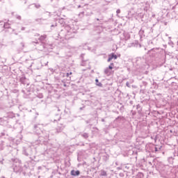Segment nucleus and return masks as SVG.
Returning <instances> with one entry per match:
<instances>
[{
  "mask_svg": "<svg viewBox=\"0 0 178 178\" xmlns=\"http://www.w3.org/2000/svg\"><path fill=\"white\" fill-rule=\"evenodd\" d=\"M69 73V75L70 76V74H72V72H68Z\"/></svg>",
  "mask_w": 178,
  "mask_h": 178,
  "instance_id": "nucleus-35",
  "label": "nucleus"
},
{
  "mask_svg": "<svg viewBox=\"0 0 178 178\" xmlns=\"http://www.w3.org/2000/svg\"><path fill=\"white\" fill-rule=\"evenodd\" d=\"M10 25H9V23L6 22L4 24V29H10Z\"/></svg>",
  "mask_w": 178,
  "mask_h": 178,
  "instance_id": "nucleus-11",
  "label": "nucleus"
},
{
  "mask_svg": "<svg viewBox=\"0 0 178 178\" xmlns=\"http://www.w3.org/2000/svg\"><path fill=\"white\" fill-rule=\"evenodd\" d=\"M35 44H38V42H35Z\"/></svg>",
  "mask_w": 178,
  "mask_h": 178,
  "instance_id": "nucleus-40",
  "label": "nucleus"
},
{
  "mask_svg": "<svg viewBox=\"0 0 178 178\" xmlns=\"http://www.w3.org/2000/svg\"><path fill=\"white\" fill-rule=\"evenodd\" d=\"M71 175H72V176H79L80 175V171H79V170H72V171H71Z\"/></svg>",
  "mask_w": 178,
  "mask_h": 178,
  "instance_id": "nucleus-4",
  "label": "nucleus"
},
{
  "mask_svg": "<svg viewBox=\"0 0 178 178\" xmlns=\"http://www.w3.org/2000/svg\"><path fill=\"white\" fill-rule=\"evenodd\" d=\"M101 176H106V172L104 170L101 171Z\"/></svg>",
  "mask_w": 178,
  "mask_h": 178,
  "instance_id": "nucleus-16",
  "label": "nucleus"
},
{
  "mask_svg": "<svg viewBox=\"0 0 178 178\" xmlns=\"http://www.w3.org/2000/svg\"><path fill=\"white\" fill-rule=\"evenodd\" d=\"M35 8H36V9H40L41 8V5L38 4V3H33Z\"/></svg>",
  "mask_w": 178,
  "mask_h": 178,
  "instance_id": "nucleus-13",
  "label": "nucleus"
},
{
  "mask_svg": "<svg viewBox=\"0 0 178 178\" xmlns=\"http://www.w3.org/2000/svg\"><path fill=\"white\" fill-rule=\"evenodd\" d=\"M22 31L24 30V27H22Z\"/></svg>",
  "mask_w": 178,
  "mask_h": 178,
  "instance_id": "nucleus-36",
  "label": "nucleus"
},
{
  "mask_svg": "<svg viewBox=\"0 0 178 178\" xmlns=\"http://www.w3.org/2000/svg\"><path fill=\"white\" fill-rule=\"evenodd\" d=\"M111 60H112V54L109 55L108 59V62H111Z\"/></svg>",
  "mask_w": 178,
  "mask_h": 178,
  "instance_id": "nucleus-18",
  "label": "nucleus"
},
{
  "mask_svg": "<svg viewBox=\"0 0 178 178\" xmlns=\"http://www.w3.org/2000/svg\"><path fill=\"white\" fill-rule=\"evenodd\" d=\"M82 137H83V138H88V134L87 133H83L81 134Z\"/></svg>",
  "mask_w": 178,
  "mask_h": 178,
  "instance_id": "nucleus-12",
  "label": "nucleus"
},
{
  "mask_svg": "<svg viewBox=\"0 0 178 178\" xmlns=\"http://www.w3.org/2000/svg\"><path fill=\"white\" fill-rule=\"evenodd\" d=\"M120 40H124V41H127V40L130 39V35L129 33L122 31V32L119 33Z\"/></svg>",
  "mask_w": 178,
  "mask_h": 178,
  "instance_id": "nucleus-2",
  "label": "nucleus"
},
{
  "mask_svg": "<svg viewBox=\"0 0 178 178\" xmlns=\"http://www.w3.org/2000/svg\"><path fill=\"white\" fill-rule=\"evenodd\" d=\"M116 13H117V16L119 15V13H120V9H118L116 10Z\"/></svg>",
  "mask_w": 178,
  "mask_h": 178,
  "instance_id": "nucleus-19",
  "label": "nucleus"
},
{
  "mask_svg": "<svg viewBox=\"0 0 178 178\" xmlns=\"http://www.w3.org/2000/svg\"><path fill=\"white\" fill-rule=\"evenodd\" d=\"M168 38H169V40H169V41H170V42H172V40H171L172 37H169Z\"/></svg>",
  "mask_w": 178,
  "mask_h": 178,
  "instance_id": "nucleus-25",
  "label": "nucleus"
},
{
  "mask_svg": "<svg viewBox=\"0 0 178 178\" xmlns=\"http://www.w3.org/2000/svg\"><path fill=\"white\" fill-rule=\"evenodd\" d=\"M69 76H70V75H69V72H67V73L66 74V76H67V77H69Z\"/></svg>",
  "mask_w": 178,
  "mask_h": 178,
  "instance_id": "nucleus-30",
  "label": "nucleus"
},
{
  "mask_svg": "<svg viewBox=\"0 0 178 178\" xmlns=\"http://www.w3.org/2000/svg\"><path fill=\"white\" fill-rule=\"evenodd\" d=\"M46 13H47L49 17H51V13H49V12H46Z\"/></svg>",
  "mask_w": 178,
  "mask_h": 178,
  "instance_id": "nucleus-22",
  "label": "nucleus"
},
{
  "mask_svg": "<svg viewBox=\"0 0 178 178\" xmlns=\"http://www.w3.org/2000/svg\"><path fill=\"white\" fill-rule=\"evenodd\" d=\"M46 65H48V62L47 63V64Z\"/></svg>",
  "mask_w": 178,
  "mask_h": 178,
  "instance_id": "nucleus-45",
  "label": "nucleus"
},
{
  "mask_svg": "<svg viewBox=\"0 0 178 178\" xmlns=\"http://www.w3.org/2000/svg\"><path fill=\"white\" fill-rule=\"evenodd\" d=\"M126 86L127 87H129V88H130V83L129 82L126 83Z\"/></svg>",
  "mask_w": 178,
  "mask_h": 178,
  "instance_id": "nucleus-21",
  "label": "nucleus"
},
{
  "mask_svg": "<svg viewBox=\"0 0 178 178\" xmlns=\"http://www.w3.org/2000/svg\"><path fill=\"white\" fill-rule=\"evenodd\" d=\"M78 8H81V6H80V5H79V6H78Z\"/></svg>",
  "mask_w": 178,
  "mask_h": 178,
  "instance_id": "nucleus-34",
  "label": "nucleus"
},
{
  "mask_svg": "<svg viewBox=\"0 0 178 178\" xmlns=\"http://www.w3.org/2000/svg\"><path fill=\"white\" fill-rule=\"evenodd\" d=\"M118 169H121L120 167L118 168Z\"/></svg>",
  "mask_w": 178,
  "mask_h": 178,
  "instance_id": "nucleus-41",
  "label": "nucleus"
},
{
  "mask_svg": "<svg viewBox=\"0 0 178 178\" xmlns=\"http://www.w3.org/2000/svg\"><path fill=\"white\" fill-rule=\"evenodd\" d=\"M45 38H47V35H41L39 38V41H40L41 42H42V41H44Z\"/></svg>",
  "mask_w": 178,
  "mask_h": 178,
  "instance_id": "nucleus-9",
  "label": "nucleus"
},
{
  "mask_svg": "<svg viewBox=\"0 0 178 178\" xmlns=\"http://www.w3.org/2000/svg\"><path fill=\"white\" fill-rule=\"evenodd\" d=\"M13 170L15 172V173H19L23 172V168L22 167V163L20 161H18L17 163H15L13 164Z\"/></svg>",
  "mask_w": 178,
  "mask_h": 178,
  "instance_id": "nucleus-1",
  "label": "nucleus"
},
{
  "mask_svg": "<svg viewBox=\"0 0 178 178\" xmlns=\"http://www.w3.org/2000/svg\"><path fill=\"white\" fill-rule=\"evenodd\" d=\"M166 37H168V34H165Z\"/></svg>",
  "mask_w": 178,
  "mask_h": 178,
  "instance_id": "nucleus-42",
  "label": "nucleus"
},
{
  "mask_svg": "<svg viewBox=\"0 0 178 178\" xmlns=\"http://www.w3.org/2000/svg\"><path fill=\"white\" fill-rule=\"evenodd\" d=\"M51 27H55V25L52 24V25L51 26Z\"/></svg>",
  "mask_w": 178,
  "mask_h": 178,
  "instance_id": "nucleus-32",
  "label": "nucleus"
},
{
  "mask_svg": "<svg viewBox=\"0 0 178 178\" xmlns=\"http://www.w3.org/2000/svg\"><path fill=\"white\" fill-rule=\"evenodd\" d=\"M35 20H36V22H40V21H41V19H36Z\"/></svg>",
  "mask_w": 178,
  "mask_h": 178,
  "instance_id": "nucleus-27",
  "label": "nucleus"
},
{
  "mask_svg": "<svg viewBox=\"0 0 178 178\" xmlns=\"http://www.w3.org/2000/svg\"><path fill=\"white\" fill-rule=\"evenodd\" d=\"M17 19H18V20H21L22 19V17L20 15H17Z\"/></svg>",
  "mask_w": 178,
  "mask_h": 178,
  "instance_id": "nucleus-20",
  "label": "nucleus"
},
{
  "mask_svg": "<svg viewBox=\"0 0 178 178\" xmlns=\"http://www.w3.org/2000/svg\"><path fill=\"white\" fill-rule=\"evenodd\" d=\"M120 176H121L122 177H123V174L120 173Z\"/></svg>",
  "mask_w": 178,
  "mask_h": 178,
  "instance_id": "nucleus-31",
  "label": "nucleus"
},
{
  "mask_svg": "<svg viewBox=\"0 0 178 178\" xmlns=\"http://www.w3.org/2000/svg\"><path fill=\"white\" fill-rule=\"evenodd\" d=\"M67 29H69V26H67Z\"/></svg>",
  "mask_w": 178,
  "mask_h": 178,
  "instance_id": "nucleus-43",
  "label": "nucleus"
},
{
  "mask_svg": "<svg viewBox=\"0 0 178 178\" xmlns=\"http://www.w3.org/2000/svg\"><path fill=\"white\" fill-rule=\"evenodd\" d=\"M26 81V77H22L21 79H20V81H21V83H22V84H24V81Z\"/></svg>",
  "mask_w": 178,
  "mask_h": 178,
  "instance_id": "nucleus-14",
  "label": "nucleus"
},
{
  "mask_svg": "<svg viewBox=\"0 0 178 178\" xmlns=\"http://www.w3.org/2000/svg\"><path fill=\"white\" fill-rule=\"evenodd\" d=\"M7 119L8 118L6 117L0 118V122H1V124H6V123H8Z\"/></svg>",
  "mask_w": 178,
  "mask_h": 178,
  "instance_id": "nucleus-6",
  "label": "nucleus"
},
{
  "mask_svg": "<svg viewBox=\"0 0 178 178\" xmlns=\"http://www.w3.org/2000/svg\"><path fill=\"white\" fill-rule=\"evenodd\" d=\"M79 29V28L77 26L74 27H71L70 29V31H68L69 33H77V30Z\"/></svg>",
  "mask_w": 178,
  "mask_h": 178,
  "instance_id": "nucleus-5",
  "label": "nucleus"
},
{
  "mask_svg": "<svg viewBox=\"0 0 178 178\" xmlns=\"http://www.w3.org/2000/svg\"><path fill=\"white\" fill-rule=\"evenodd\" d=\"M154 151H155V152H158V147H154Z\"/></svg>",
  "mask_w": 178,
  "mask_h": 178,
  "instance_id": "nucleus-24",
  "label": "nucleus"
},
{
  "mask_svg": "<svg viewBox=\"0 0 178 178\" xmlns=\"http://www.w3.org/2000/svg\"><path fill=\"white\" fill-rule=\"evenodd\" d=\"M139 175H140V177H141V176H144V174L140 172V173H139Z\"/></svg>",
  "mask_w": 178,
  "mask_h": 178,
  "instance_id": "nucleus-26",
  "label": "nucleus"
},
{
  "mask_svg": "<svg viewBox=\"0 0 178 178\" xmlns=\"http://www.w3.org/2000/svg\"><path fill=\"white\" fill-rule=\"evenodd\" d=\"M43 48H50V49H52V46L46 44L43 45Z\"/></svg>",
  "mask_w": 178,
  "mask_h": 178,
  "instance_id": "nucleus-15",
  "label": "nucleus"
},
{
  "mask_svg": "<svg viewBox=\"0 0 178 178\" xmlns=\"http://www.w3.org/2000/svg\"><path fill=\"white\" fill-rule=\"evenodd\" d=\"M165 169H166L165 166H164L163 168L161 170V175H168V172L165 170Z\"/></svg>",
  "mask_w": 178,
  "mask_h": 178,
  "instance_id": "nucleus-8",
  "label": "nucleus"
},
{
  "mask_svg": "<svg viewBox=\"0 0 178 178\" xmlns=\"http://www.w3.org/2000/svg\"><path fill=\"white\" fill-rule=\"evenodd\" d=\"M50 2H54V0H50Z\"/></svg>",
  "mask_w": 178,
  "mask_h": 178,
  "instance_id": "nucleus-38",
  "label": "nucleus"
},
{
  "mask_svg": "<svg viewBox=\"0 0 178 178\" xmlns=\"http://www.w3.org/2000/svg\"><path fill=\"white\" fill-rule=\"evenodd\" d=\"M39 97H40V98H42V95H40Z\"/></svg>",
  "mask_w": 178,
  "mask_h": 178,
  "instance_id": "nucleus-37",
  "label": "nucleus"
},
{
  "mask_svg": "<svg viewBox=\"0 0 178 178\" xmlns=\"http://www.w3.org/2000/svg\"><path fill=\"white\" fill-rule=\"evenodd\" d=\"M24 155H26V156H29V153H27L26 152H24Z\"/></svg>",
  "mask_w": 178,
  "mask_h": 178,
  "instance_id": "nucleus-23",
  "label": "nucleus"
},
{
  "mask_svg": "<svg viewBox=\"0 0 178 178\" xmlns=\"http://www.w3.org/2000/svg\"><path fill=\"white\" fill-rule=\"evenodd\" d=\"M136 108H137V109H138V108H140V104H138V105L136 106Z\"/></svg>",
  "mask_w": 178,
  "mask_h": 178,
  "instance_id": "nucleus-29",
  "label": "nucleus"
},
{
  "mask_svg": "<svg viewBox=\"0 0 178 178\" xmlns=\"http://www.w3.org/2000/svg\"><path fill=\"white\" fill-rule=\"evenodd\" d=\"M123 119H124V118H123L122 116H119L115 119V120L114 122H115V123H119L120 122V120H123Z\"/></svg>",
  "mask_w": 178,
  "mask_h": 178,
  "instance_id": "nucleus-7",
  "label": "nucleus"
},
{
  "mask_svg": "<svg viewBox=\"0 0 178 178\" xmlns=\"http://www.w3.org/2000/svg\"><path fill=\"white\" fill-rule=\"evenodd\" d=\"M1 163H3V162L1 161Z\"/></svg>",
  "mask_w": 178,
  "mask_h": 178,
  "instance_id": "nucleus-44",
  "label": "nucleus"
},
{
  "mask_svg": "<svg viewBox=\"0 0 178 178\" xmlns=\"http://www.w3.org/2000/svg\"><path fill=\"white\" fill-rule=\"evenodd\" d=\"M112 59H118V56L115 54H112Z\"/></svg>",
  "mask_w": 178,
  "mask_h": 178,
  "instance_id": "nucleus-17",
  "label": "nucleus"
},
{
  "mask_svg": "<svg viewBox=\"0 0 178 178\" xmlns=\"http://www.w3.org/2000/svg\"><path fill=\"white\" fill-rule=\"evenodd\" d=\"M95 81H96V85L98 86V87H102V83L99 82L98 79H96Z\"/></svg>",
  "mask_w": 178,
  "mask_h": 178,
  "instance_id": "nucleus-10",
  "label": "nucleus"
},
{
  "mask_svg": "<svg viewBox=\"0 0 178 178\" xmlns=\"http://www.w3.org/2000/svg\"><path fill=\"white\" fill-rule=\"evenodd\" d=\"M111 70H112V63L110 64V65L108 66V68H106L104 70L105 74L106 76H111V73H112Z\"/></svg>",
  "mask_w": 178,
  "mask_h": 178,
  "instance_id": "nucleus-3",
  "label": "nucleus"
},
{
  "mask_svg": "<svg viewBox=\"0 0 178 178\" xmlns=\"http://www.w3.org/2000/svg\"><path fill=\"white\" fill-rule=\"evenodd\" d=\"M140 33H144V31H141V30H140Z\"/></svg>",
  "mask_w": 178,
  "mask_h": 178,
  "instance_id": "nucleus-33",
  "label": "nucleus"
},
{
  "mask_svg": "<svg viewBox=\"0 0 178 178\" xmlns=\"http://www.w3.org/2000/svg\"><path fill=\"white\" fill-rule=\"evenodd\" d=\"M34 128L35 129H38V125H35Z\"/></svg>",
  "mask_w": 178,
  "mask_h": 178,
  "instance_id": "nucleus-28",
  "label": "nucleus"
},
{
  "mask_svg": "<svg viewBox=\"0 0 178 178\" xmlns=\"http://www.w3.org/2000/svg\"><path fill=\"white\" fill-rule=\"evenodd\" d=\"M82 66H84V63H82Z\"/></svg>",
  "mask_w": 178,
  "mask_h": 178,
  "instance_id": "nucleus-39",
  "label": "nucleus"
}]
</instances>
